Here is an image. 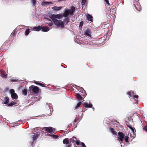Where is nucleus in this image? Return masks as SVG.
I'll return each instance as SVG.
<instances>
[{
	"mask_svg": "<svg viewBox=\"0 0 147 147\" xmlns=\"http://www.w3.org/2000/svg\"><path fill=\"white\" fill-rule=\"evenodd\" d=\"M92 109H93V110H94V108L93 107H92Z\"/></svg>",
	"mask_w": 147,
	"mask_h": 147,
	"instance_id": "50",
	"label": "nucleus"
},
{
	"mask_svg": "<svg viewBox=\"0 0 147 147\" xmlns=\"http://www.w3.org/2000/svg\"><path fill=\"white\" fill-rule=\"evenodd\" d=\"M52 20L54 24L58 27L64 28V27L63 22L61 20H58L56 19H53Z\"/></svg>",
	"mask_w": 147,
	"mask_h": 147,
	"instance_id": "2",
	"label": "nucleus"
},
{
	"mask_svg": "<svg viewBox=\"0 0 147 147\" xmlns=\"http://www.w3.org/2000/svg\"><path fill=\"white\" fill-rule=\"evenodd\" d=\"M75 7L74 6H72L69 9H65L63 15L60 14L56 15V18L60 19L63 16L66 18L69 15L72 16L74 13L75 12Z\"/></svg>",
	"mask_w": 147,
	"mask_h": 147,
	"instance_id": "1",
	"label": "nucleus"
},
{
	"mask_svg": "<svg viewBox=\"0 0 147 147\" xmlns=\"http://www.w3.org/2000/svg\"><path fill=\"white\" fill-rule=\"evenodd\" d=\"M118 138L119 139V141L120 142H122L123 140V138L125 136L124 134L119 131L118 133Z\"/></svg>",
	"mask_w": 147,
	"mask_h": 147,
	"instance_id": "5",
	"label": "nucleus"
},
{
	"mask_svg": "<svg viewBox=\"0 0 147 147\" xmlns=\"http://www.w3.org/2000/svg\"><path fill=\"white\" fill-rule=\"evenodd\" d=\"M78 120V119L77 117L74 120V121L72 123H71V125L72 124L74 125L75 124V123Z\"/></svg>",
	"mask_w": 147,
	"mask_h": 147,
	"instance_id": "34",
	"label": "nucleus"
},
{
	"mask_svg": "<svg viewBox=\"0 0 147 147\" xmlns=\"http://www.w3.org/2000/svg\"><path fill=\"white\" fill-rule=\"evenodd\" d=\"M143 129L147 132V126H145L143 128Z\"/></svg>",
	"mask_w": 147,
	"mask_h": 147,
	"instance_id": "41",
	"label": "nucleus"
},
{
	"mask_svg": "<svg viewBox=\"0 0 147 147\" xmlns=\"http://www.w3.org/2000/svg\"><path fill=\"white\" fill-rule=\"evenodd\" d=\"M31 2L33 3V5L35 6L36 3V0H31Z\"/></svg>",
	"mask_w": 147,
	"mask_h": 147,
	"instance_id": "32",
	"label": "nucleus"
},
{
	"mask_svg": "<svg viewBox=\"0 0 147 147\" xmlns=\"http://www.w3.org/2000/svg\"><path fill=\"white\" fill-rule=\"evenodd\" d=\"M65 0H58L57 1L58 2H59L62 1H65Z\"/></svg>",
	"mask_w": 147,
	"mask_h": 147,
	"instance_id": "47",
	"label": "nucleus"
},
{
	"mask_svg": "<svg viewBox=\"0 0 147 147\" xmlns=\"http://www.w3.org/2000/svg\"><path fill=\"white\" fill-rule=\"evenodd\" d=\"M80 92L82 93V94H81L82 96H84V97H85L86 95V94L85 91L82 87H81L80 88Z\"/></svg>",
	"mask_w": 147,
	"mask_h": 147,
	"instance_id": "11",
	"label": "nucleus"
},
{
	"mask_svg": "<svg viewBox=\"0 0 147 147\" xmlns=\"http://www.w3.org/2000/svg\"><path fill=\"white\" fill-rule=\"evenodd\" d=\"M136 4H134L135 7L138 11H140L141 10V7L140 5L139 2L136 3Z\"/></svg>",
	"mask_w": 147,
	"mask_h": 147,
	"instance_id": "7",
	"label": "nucleus"
},
{
	"mask_svg": "<svg viewBox=\"0 0 147 147\" xmlns=\"http://www.w3.org/2000/svg\"><path fill=\"white\" fill-rule=\"evenodd\" d=\"M38 134L34 135V136L32 137L33 142H34L38 138Z\"/></svg>",
	"mask_w": 147,
	"mask_h": 147,
	"instance_id": "23",
	"label": "nucleus"
},
{
	"mask_svg": "<svg viewBox=\"0 0 147 147\" xmlns=\"http://www.w3.org/2000/svg\"><path fill=\"white\" fill-rule=\"evenodd\" d=\"M10 92L12 98L15 99H17L18 98V96L17 94L15 93V91L14 89H11L10 90Z\"/></svg>",
	"mask_w": 147,
	"mask_h": 147,
	"instance_id": "4",
	"label": "nucleus"
},
{
	"mask_svg": "<svg viewBox=\"0 0 147 147\" xmlns=\"http://www.w3.org/2000/svg\"><path fill=\"white\" fill-rule=\"evenodd\" d=\"M82 111H83V112H84L85 111H85H83V110H82Z\"/></svg>",
	"mask_w": 147,
	"mask_h": 147,
	"instance_id": "51",
	"label": "nucleus"
},
{
	"mask_svg": "<svg viewBox=\"0 0 147 147\" xmlns=\"http://www.w3.org/2000/svg\"><path fill=\"white\" fill-rule=\"evenodd\" d=\"M63 142L65 144H68L69 143V139L68 138H65L63 140Z\"/></svg>",
	"mask_w": 147,
	"mask_h": 147,
	"instance_id": "17",
	"label": "nucleus"
},
{
	"mask_svg": "<svg viewBox=\"0 0 147 147\" xmlns=\"http://www.w3.org/2000/svg\"><path fill=\"white\" fill-rule=\"evenodd\" d=\"M16 102H11L9 104H8V106H12L13 105H14L16 104Z\"/></svg>",
	"mask_w": 147,
	"mask_h": 147,
	"instance_id": "31",
	"label": "nucleus"
},
{
	"mask_svg": "<svg viewBox=\"0 0 147 147\" xmlns=\"http://www.w3.org/2000/svg\"><path fill=\"white\" fill-rule=\"evenodd\" d=\"M49 30V27L46 26H44L42 27V28L41 30L43 32H47Z\"/></svg>",
	"mask_w": 147,
	"mask_h": 147,
	"instance_id": "13",
	"label": "nucleus"
},
{
	"mask_svg": "<svg viewBox=\"0 0 147 147\" xmlns=\"http://www.w3.org/2000/svg\"><path fill=\"white\" fill-rule=\"evenodd\" d=\"M124 138L126 142H128V140L129 139V136H124Z\"/></svg>",
	"mask_w": 147,
	"mask_h": 147,
	"instance_id": "27",
	"label": "nucleus"
},
{
	"mask_svg": "<svg viewBox=\"0 0 147 147\" xmlns=\"http://www.w3.org/2000/svg\"><path fill=\"white\" fill-rule=\"evenodd\" d=\"M133 98L135 99V100H137L138 98V96L137 95H134L133 96Z\"/></svg>",
	"mask_w": 147,
	"mask_h": 147,
	"instance_id": "33",
	"label": "nucleus"
},
{
	"mask_svg": "<svg viewBox=\"0 0 147 147\" xmlns=\"http://www.w3.org/2000/svg\"><path fill=\"white\" fill-rule=\"evenodd\" d=\"M42 28V27L41 26H38V27H34L33 28V29L36 31H39L40 30H41Z\"/></svg>",
	"mask_w": 147,
	"mask_h": 147,
	"instance_id": "19",
	"label": "nucleus"
},
{
	"mask_svg": "<svg viewBox=\"0 0 147 147\" xmlns=\"http://www.w3.org/2000/svg\"><path fill=\"white\" fill-rule=\"evenodd\" d=\"M105 2H106V3L108 4V5H110L109 3V0H104Z\"/></svg>",
	"mask_w": 147,
	"mask_h": 147,
	"instance_id": "42",
	"label": "nucleus"
},
{
	"mask_svg": "<svg viewBox=\"0 0 147 147\" xmlns=\"http://www.w3.org/2000/svg\"><path fill=\"white\" fill-rule=\"evenodd\" d=\"M136 1H137L136 3H137V2H138V1H139V0H136Z\"/></svg>",
	"mask_w": 147,
	"mask_h": 147,
	"instance_id": "49",
	"label": "nucleus"
},
{
	"mask_svg": "<svg viewBox=\"0 0 147 147\" xmlns=\"http://www.w3.org/2000/svg\"><path fill=\"white\" fill-rule=\"evenodd\" d=\"M84 107L85 108H91L92 107V104H88L87 103L84 102L82 103Z\"/></svg>",
	"mask_w": 147,
	"mask_h": 147,
	"instance_id": "8",
	"label": "nucleus"
},
{
	"mask_svg": "<svg viewBox=\"0 0 147 147\" xmlns=\"http://www.w3.org/2000/svg\"><path fill=\"white\" fill-rule=\"evenodd\" d=\"M76 144L77 145H78L80 144V142L79 141L76 140Z\"/></svg>",
	"mask_w": 147,
	"mask_h": 147,
	"instance_id": "43",
	"label": "nucleus"
},
{
	"mask_svg": "<svg viewBox=\"0 0 147 147\" xmlns=\"http://www.w3.org/2000/svg\"><path fill=\"white\" fill-rule=\"evenodd\" d=\"M91 31L89 29H87L85 32V35L89 37H91Z\"/></svg>",
	"mask_w": 147,
	"mask_h": 147,
	"instance_id": "9",
	"label": "nucleus"
},
{
	"mask_svg": "<svg viewBox=\"0 0 147 147\" xmlns=\"http://www.w3.org/2000/svg\"><path fill=\"white\" fill-rule=\"evenodd\" d=\"M110 129L111 130V132L114 135H116V132L114 130V129H113V128L110 127Z\"/></svg>",
	"mask_w": 147,
	"mask_h": 147,
	"instance_id": "22",
	"label": "nucleus"
},
{
	"mask_svg": "<svg viewBox=\"0 0 147 147\" xmlns=\"http://www.w3.org/2000/svg\"><path fill=\"white\" fill-rule=\"evenodd\" d=\"M29 90L31 93H33L34 94H36L39 92V88L37 86H31L29 88Z\"/></svg>",
	"mask_w": 147,
	"mask_h": 147,
	"instance_id": "3",
	"label": "nucleus"
},
{
	"mask_svg": "<svg viewBox=\"0 0 147 147\" xmlns=\"http://www.w3.org/2000/svg\"><path fill=\"white\" fill-rule=\"evenodd\" d=\"M71 144H69L68 145L66 146V147H71Z\"/></svg>",
	"mask_w": 147,
	"mask_h": 147,
	"instance_id": "46",
	"label": "nucleus"
},
{
	"mask_svg": "<svg viewBox=\"0 0 147 147\" xmlns=\"http://www.w3.org/2000/svg\"><path fill=\"white\" fill-rule=\"evenodd\" d=\"M54 3L51 2H45L43 1L42 3V5L43 6H46L48 5L49 4L53 3Z\"/></svg>",
	"mask_w": 147,
	"mask_h": 147,
	"instance_id": "12",
	"label": "nucleus"
},
{
	"mask_svg": "<svg viewBox=\"0 0 147 147\" xmlns=\"http://www.w3.org/2000/svg\"><path fill=\"white\" fill-rule=\"evenodd\" d=\"M75 96L76 97L77 99L81 100L84 99V98L82 96V95L78 93H76L75 94Z\"/></svg>",
	"mask_w": 147,
	"mask_h": 147,
	"instance_id": "10",
	"label": "nucleus"
},
{
	"mask_svg": "<svg viewBox=\"0 0 147 147\" xmlns=\"http://www.w3.org/2000/svg\"><path fill=\"white\" fill-rule=\"evenodd\" d=\"M56 15L54 14H51L50 16V18L52 20L53 19H55L56 18Z\"/></svg>",
	"mask_w": 147,
	"mask_h": 147,
	"instance_id": "28",
	"label": "nucleus"
},
{
	"mask_svg": "<svg viewBox=\"0 0 147 147\" xmlns=\"http://www.w3.org/2000/svg\"><path fill=\"white\" fill-rule=\"evenodd\" d=\"M22 94L24 95H26L27 94V91L26 89H24L22 91Z\"/></svg>",
	"mask_w": 147,
	"mask_h": 147,
	"instance_id": "25",
	"label": "nucleus"
},
{
	"mask_svg": "<svg viewBox=\"0 0 147 147\" xmlns=\"http://www.w3.org/2000/svg\"><path fill=\"white\" fill-rule=\"evenodd\" d=\"M81 145L82 147H86V146L82 142L81 143Z\"/></svg>",
	"mask_w": 147,
	"mask_h": 147,
	"instance_id": "40",
	"label": "nucleus"
},
{
	"mask_svg": "<svg viewBox=\"0 0 147 147\" xmlns=\"http://www.w3.org/2000/svg\"><path fill=\"white\" fill-rule=\"evenodd\" d=\"M47 20H49V21H50L51 22V20L50 19H49V18H48L47 19Z\"/></svg>",
	"mask_w": 147,
	"mask_h": 147,
	"instance_id": "48",
	"label": "nucleus"
},
{
	"mask_svg": "<svg viewBox=\"0 0 147 147\" xmlns=\"http://www.w3.org/2000/svg\"><path fill=\"white\" fill-rule=\"evenodd\" d=\"M0 71L1 72V74L2 76V77L4 78H7V74H5V71L4 70H3L2 69H1L0 70Z\"/></svg>",
	"mask_w": 147,
	"mask_h": 147,
	"instance_id": "15",
	"label": "nucleus"
},
{
	"mask_svg": "<svg viewBox=\"0 0 147 147\" xmlns=\"http://www.w3.org/2000/svg\"><path fill=\"white\" fill-rule=\"evenodd\" d=\"M49 136H51V137L53 138L54 139H57L58 137V136L56 135H49Z\"/></svg>",
	"mask_w": 147,
	"mask_h": 147,
	"instance_id": "30",
	"label": "nucleus"
},
{
	"mask_svg": "<svg viewBox=\"0 0 147 147\" xmlns=\"http://www.w3.org/2000/svg\"><path fill=\"white\" fill-rule=\"evenodd\" d=\"M66 18L65 20V22H66L67 24L69 21V19L67 17Z\"/></svg>",
	"mask_w": 147,
	"mask_h": 147,
	"instance_id": "38",
	"label": "nucleus"
},
{
	"mask_svg": "<svg viewBox=\"0 0 147 147\" xmlns=\"http://www.w3.org/2000/svg\"><path fill=\"white\" fill-rule=\"evenodd\" d=\"M30 29H27L25 32V35L26 36H27L29 33Z\"/></svg>",
	"mask_w": 147,
	"mask_h": 147,
	"instance_id": "26",
	"label": "nucleus"
},
{
	"mask_svg": "<svg viewBox=\"0 0 147 147\" xmlns=\"http://www.w3.org/2000/svg\"><path fill=\"white\" fill-rule=\"evenodd\" d=\"M82 103L81 102H79L77 104V105L75 107V109H78Z\"/></svg>",
	"mask_w": 147,
	"mask_h": 147,
	"instance_id": "24",
	"label": "nucleus"
},
{
	"mask_svg": "<svg viewBox=\"0 0 147 147\" xmlns=\"http://www.w3.org/2000/svg\"><path fill=\"white\" fill-rule=\"evenodd\" d=\"M62 7L61 6L57 7L56 6H55L52 7V9L54 10H56L57 11L60 10L62 9Z\"/></svg>",
	"mask_w": 147,
	"mask_h": 147,
	"instance_id": "16",
	"label": "nucleus"
},
{
	"mask_svg": "<svg viewBox=\"0 0 147 147\" xmlns=\"http://www.w3.org/2000/svg\"><path fill=\"white\" fill-rule=\"evenodd\" d=\"M127 126L129 127V129H130L131 127H132V126L129 123H128L127 124Z\"/></svg>",
	"mask_w": 147,
	"mask_h": 147,
	"instance_id": "37",
	"label": "nucleus"
},
{
	"mask_svg": "<svg viewBox=\"0 0 147 147\" xmlns=\"http://www.w3.org/2000/svg\"><path fill=\"white\" fill-rule=\"evenodd\" d=\"M76 140L77 139L76 137H73L70 139V143H74V142H76Z\"/></svg>",
	"mask_w": 147,
	"mask_h": 147,
	"instance_id": "20",
	"label": "nucleus"
},
{
	"mask_svg": "<svg viewBox=\"0 0 147 147\" xmlns=\"http://www.w3.org/2000/svg\"><path fill=\"white\" fill-rule=\"evenodd\" d=\"M36 84L42 87H46V86L43 84L41 83H40L36 82L35 83Z\"/></svg>",
	"mask_w": 147,
	"mask_h": 147,
	"instance_id": "29",
	"label": "nucleus"
},
{
	"mask_svg": "<svg viewBox=\"0 0 147 147\" xmlns=\"http://www.w3.org/2000/svg\"><path fill=\"white\" fill-rule=\"evenodd\" d=\"M87 0H82L81 4L82 5H84L86 3Z\"/></svg>",
	"mask_w": 147,
	"mask_h": 147,
	"instance_id": "36",
	"label": "nucleus"
},
{
	"mask_svg": "<svg viewBox=\"0 0 147 147\" xmlns=\"http://www.w3.org/2000/svg\"><path fill=\"white\" fill-rule=\"evenodd\" d=\"M127 94L129 96V98L130 97L133 96L134 94V93L132 91H129L127 93Z\"/></svg>",
	"mask_w": 147,
	"mask_h": 147,
	"instance_id": "18",
	"label": "nucleus"
},
{
	"mask_svg": "<svg viewBox=\"0 0 147 147\" xmlns=\"http://www.w3.org/2000/svg\"><path fill=\"white\" fill-rule=\"evenodd\" d=\"M49 26H51L53 25V23L52 22L48 24Z\"/></svg>",
	"mask_w": 147,
	"mask_h": 147,
	"instance_id": "44",
	"label": "nucleus"
},
{
	"mask_svg": "<svg viewBox=\"0 0 147 147\" xmlns=\"http://www.w3.org/2000/svg\"><path fill=\"white\" fill-rule=\"evenodd\" d=\"M9 99L8 97H5L3 100L4 104H7L9 102Z\"/></svg>",
	"mask_w": 147,
	"mask_h": 147,
	"instance_id": "21",
	"label": "nucleus"
},
{
	"mask_svg": "<svg viewBox=\"0 0 147 147\" xmlns=\"http://www.w3.org/2000/svg\"><path fill=\"white\" fill-rule=\"evenodd\" d=\"M105 25L106 26V28H107L109 26V23H107L105 24Z\"/></svg>",
	"mask_w": 147,
	"mask_h": 147,
	"instance_id": "45",
	"label": "nucleus"
},
{
	"mask_svg": "<svg viewBox=\"0 0 147 147\" xmlns=\"http://www.w3.org/2000/svg\"><path fill=\"white\" fill-rule=\"evenodd\" d=\"M45 131H46L47 133L50 134H52L53 131L54 129L52 127H45Z\"/></svg>",
	"mask_w": 147,
	"mask_h": 147,
	"instance_id": "6",
	"label": "nucleus"
},
{
	"mask_svg": "<svg viewBox=\"0 0 147 147\" xmlns=\"http://www.w3.org/2000/svg\"><path fill=\"white\" fill-rule=\"evenodd\" d=\"M86 17L88 20L91 22L93 21V17L92 16L89 14H88L86 15Z\"/></svg>",
	"mask_w": 147,
	"mask_h": 147,
	"instance_id": "14",
	"label": "nucleus"
},
{
	"mask_svg": "<svg viewBox=\"0 0 147 147\" xmlns=\"http://www.w3.org/2000/svg\"><path fill=\"white\" fill-rule=\"evenodd\" d=\"M84 24V22L83 21H81L80 23L79 27L80 28H82V26Z\"/></svg>",
	"mask_w": 147,
	"mask_h": 147,
	"instance_id": "35",
	"label": "nucleus"
},
{
	"mask_svg": "<svg viewBox=\"0 0 147 147\" xmlns=\"http://www.w3.org/2000/svg\"><path fill=\"white\" fill-rule=\"evenodd\" d=\"M130 129L132 131V132L134 133V132H135L136 131V130L134 128H133L132 127H131Z\"/></svg>",
	"mask_w": 147,
	"mask_h": 147,
	"instance_id": "39",
	"label": "nucleus"
}]
</instances>
